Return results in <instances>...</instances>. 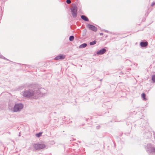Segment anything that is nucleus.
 <instances>
[{
	"label": "nucleus",
	"mask_w": 155,
	"mask_h": 155,
	"mask_svg": "<svg viewBox=\"0 0 155 155\" xmlns=\"http://www.w3.org/2000/svg\"><path fill=\"white\" fill-rule=\"evenodd\" d=\"M65 56L63 54H60L57 56L55 58V59L56 60L59 59H63L65 58Z\"/></svg>",
	"instance_id": "nucleus-6"
},
{
	"label": "nucleus",
	"mask_w": 155,
	"mask_h": 155,
	"mask_svg": "<svg viewBox=\"0 0 155 155\" xmlns=\"http://www.w3.org/2000/svg\"><path fill=\"white\" fill-rule=\"evenodd\" d=\"M81 18L85 21H88L89 20L88 18L85 16L82 15L81 16Z\"/></svg>",
	"instance_id": "nucleus-9"
},
{
	"label": "nucleus",
	"mask_w": 155,
	"mask_h": 155,
	"mask_svg": "<svg viewBox=\"0 0 155 155\" xmlns=\"http://www.w3.org/2000/svg\"><path fill=\"white\" fill-rule=\"evenodd\" d=\"M148 45L147 42H141L140 43V45L142 47H145L147 46Z\"/></svg>",
	"instance_id": "nucleus-8"
},
{
	"label": "nucleus",
	"mask_w": 155,
	"mask_h": 155,
	"mask_svg": "<svg viewBox=\"0 0 155 155\" xmlns=\"http://www.w3.org/2000/svg\"><path fill=\"white\" fill-rule=\"evenodd\" d=\"M87 27L89 29L94 31H96L97 30V28L95 26L92 25L88 24L87 25Z\"/></svg>",
	"instance_id": "nucleus-5"
},
{
	"label": "nucleus",
	"mask_w": 155,
	"mask_h": 155,
	"mask_svg": "<svg viewBox=\"0 0 155 155\" xmlns=\"http://www.w3.org/2000/svg\"><path fill=\"white\" fill-rule=\"evenodd\" d=\"M45 147L44 144H35L34 145V147L36 150L44 148Z\"/></svg>",
	"instance_id": "nucleus-4"
},
{
	"label": "nucleus",
	"mask_w": 155,
	"mask_h": 155,
	"mask_svg": "<svg viewBox=\"0 0 155 155\" xmlns=\"http://www.w3.org/2000/svg\"><path fill=\"white\" fill-rule=\"evenodd\" d=\"M42 134V133L40 132V133H38V134H36V136L37 137H40L41 136Z\"/></svg>",
	"instance_id": "nucleus-11"
},
{
	"label": "nucleus",
	"mask_w": 155,
	"mask_h": 155,
	"mask_svg": "<svg viewBox=\"0 0 155 155\" xmlns=\"http://www.w3.org/2000/svg\"><path fill=\"white\" fill-rule=\"evenodd\" d=\"M152 80L153 82H155V75H153L152 76Z\"/></svg>",
	"instance_id": "nucleus-15"
},
{
	"label": "nucleus",
	"mask_w": 155,
	"mask_h": 155,
	"mask_svg": "<svg viewBox=\"0 0 155 155\" xmlns=\"http://www.w3.org/2000/svg\"><path fill=\"white\" fill-rule=\"evenodd\" d=\"M87 45V44L85 43L79 46V48H82L85 47Z\"/></svg>",
	"instance_id": "nucleus-10"
},
{
	"label": "nucleus",
	"mask_w": 155,
	"mask_h": 155,
	"mask_svg": "<svg viewBox=\"0 0 155 155\" xmlns=\"http://www.w3.org/2000/svg\"><path fill=\"white\" fill-rule=\"evenodd\" d=\"M96 43V41H93L91 42H90V45H93L95 44Z\"/></svg>",
	"instance_id": "nucleus-14"
},
{
	"label": "nucleus",
	"mask_w": 155,
	"mask_h": 155,
	"mask_svg": "<svg viewBox=\"0 0 155 155\" xmlns=\"http://www.w3.org/2000/svg\"><path fill=\"white\" fill-rule=\"evenodd\" d=\"M77 8L76 5H73L71 9V14L73 17L75 18L77 16Z\"/></svg>",
	"instance_id": "nucleus-2"
},
{
	"label": "nucleus",
	"mask_w": 155,
	"mask_h": 155,
	"mask_svg": "<svg viewBox=\"0 0 155 155\" xmlns=\"http://www.w3.org/2000/svg\"><path fill=\"white\" fill-rule=\"evenodd\" d=\"M40 94V92L39 90H36L33 91H25L23 93V96L29 97H33L37 98Z\"/></svg>",
	"instance_id": "nucleus-1"
},
{
	"label": "nucleus",
	"mask_w": 155,
	"mask_h": 155,
	"mask_svg": "<svg viewBox=\"0 0 155 155\" xmlns=\"http://www.w3.org/2000/svg\"><path fill=\"white\" fill-rule=\"evenodd\" d=\"M71 1L70 0H67L66 2L68 4H70L71 3Z\"/></svg>",
	"instance_id": "nucleus-16"
},
{
	"label": "nucleus",
	"mask_w": 155,
	"mask_h": 155,
	"mask_svg": "<svg viewBox=\"0 0 155 155\" xmlns=\"http://www.w3.org/2000/svg\"><path fill=\"white\" fill-rule=\"evenodd\" d=\"M154 5H155V2H153L151 5V6H153Z\"/></svg>",
	"instance_id": "nucleus-17"
},
{
	"label": "nucleus",
	"mask_w": 155,
	"mask_h": 155,
	"mask_svg": "<svg viewBox=\"0 0 155 155\" xmlns=\"http://www.w3.org/2000/svg\"><path fill=\"white\" fill-rule=\"evenodd\" d=\"M106 50L103 48L101 50L97 52V54H104L106 51Z\"/></svg>",
	"instance_id": "nucleus-7"
},
{
	"label": "nucleus",
	"mask_w": 155,
	"mask_h": 155,
	"mask_svg": "<svg viewBox=\"0 0 155 155\" xmlns=\"http://www.w3.org/2000/svg\"><path fill=\"white\" fill-rule=\"evenodd\" d=\"M142 96L144 100H146V98L145 97H146V94L144 93H143L142 94Z\"/></svg>",
	"instance_id": "nucleus-12"
},
{
	"label": "nucleus",
	"mask_w": 155,
	"mask_h": 155,
	"mask_svg": "<svg viewBox=\"0 0 155 155\" xmlns=\"http://www.w3.org/2000/svg\"><path fill=\"white\" fill-rule=\"evenodd\" d=\"M100 35H103V33H100Z\"/></svg>",
	"instance_id": "nucleus-18"
},
{
	"label": "nucleus",
	"mask_w": 155,
	"mask_h": 155,
	"mask_svg": "<svg viewBox=\"0 0 155 155\" xmlns=\"http://www.w3.org/2000/svg\"><path fill=\"white\" fill-rule=\"evenodd\" d=\"M23 107V105L21 104H17L15 106L13 110L14 112H17L20 110Z\"/></svg>",
	"instance_id": "nucleus-3"
},
{
	"label": "nucleus",
	"mask_w": 155,
	"mask_h": 155,
	"mask_svg": "<svg viewBox=\"0 0 155 155\" xmlns=\"http://www.w3.org/2000/svg\"><path fill=\"white\" fill-rule=\"evenodd\" d=\"M74 37L73 36H71L69 38V40L70 41H72L74 40Z\"/></svg>",
	"instance_id": "nucleus-13"
}]
</instances>
